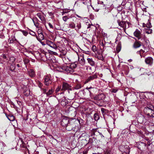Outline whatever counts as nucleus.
<instances>
[{
	"instance_id": "obj_38",
	"label": "nucleus",
	"mask_w": 154,
	"mask_h": 154,
	"mask_svg": "<svg viewBox=\"0 0 154 154\" xmlns=\"http://www.w3.org/2000/svg\"><path fill=\"white\" fill-rule=\"evenodd\" d=\"M1 56L2 57V58L4 59H5L6 58V55L4 54H2L1 55Z\"/></svg>"
},
{
	"instance_id": "obj_5",
	"label": "nucleus",
	"mask_w": 154,
	"mask_h": 154,
	"mask_svg": "<svg viewBox=\"0 0 154 154\" xmlns=\"http://www.w3.org/2000/svg\"><path fill=\"white\" fill-rule=\"evenodd\" d=\"M105 97V96L104 94H101L96 95L94 97V99L95 100H103Z\"/></svg>"
},
{
	"instance_id": "obj_32",
	"label": "nucleus",
	"mask_w": 154,
	"mask_h": 154,
	"mask_svg": "<svg viewBox=\"0 0 154 154\" xmlns=\"http://www.w3.org/2000/svg\"><path fill=\"white\" fill-rule=\"evenodd\" d=\"M36 18H33L32 20V21L34 24V25H35V26L36 27H37L38 26V23H35V20H36Z\"/></svg>"
},
{
	"instance_id": "obj_12",
	"label": "nucleus",
	"mask_w": 154,
	"mask_h": 154,
	"mask_svg": "<svg viewBox=\"0 0 154 154\" xmlns=\"http://www.w3.org/2000/svg\"><path fill=\"white\" fill-rule=\"evenodd\" d=\"M97 76L96 75H93L90 76L86 81L85 82L88 83V82L94 80V79L97 78Z\"/></svg>"
},
{
	"instance_id": "obj_17",
	"label": "nucleus",
	"mask_w": 154,
	"mask_h": 154,
	"mask_svg": "<svg viewBox=\"0 0 154 154\" xmlns=\"http://www.w3.org/2000/svg\"><path fill=\"white\" fill-rule=\"evenodd\" d=\"M143 27H146L147 28H150L152 26L151 23L149 20H148V22L146 24L143 23Z\"/></svg>"
},
{
	"instance_id": "obj_23",
	"label": "nucleus",
	"mask_w": 154,
	"mask_h": 154,
	"mask_svg": "<svg viewBox=\"0 0 154 154\" xmlns=\"http://www.w3.org/2000/svg\"><path fill=\"white\" fill-rule=\"evenodd\" d=\"M69 27L72 29H75V25L73 22H71L69 24Z\"/></svg>"
},
{
	"instance_id": "obj_44",
	"label": "nucleus",
	"mask_w": 154,
	"mask_h": 154,
	"mask_svg": "<svg viewBox=\"0 0 154 154\" xmlns=\"http://www.w3.org/2000/svg\"><path fill=\"white\" fill-rule=\"evenodd\" d=\"M137 54H140V56L141 57H142V55H141V54H140V51H137Z\"/></svg>"
},
{
	"instance_id": "obj_20",
	"label": "nucleus",
	"mask_w": 154,
	"mask_h": 154,
	"mask_svg": "<svg viewBox=\"0 0 154 154\" xmlns=\"http://www.w3.org/2000/svg\"><path fill=\"white\" fill-rule=\"evenodd\" d=\"M87 60L88 63L92 66L94 65V62L92 58H88Z\"/></svg>"
},
{
	"instance_id": "obj_22",
	"label": "nucleus",
	"mask_w": 154,
	"mask_h": 154,
	"mask_svg": "<svg viewBox=\"0 0 154 154\" xmlns=\"http://www.w3.org/2000/svg\"><path fill=\"white\" fill-rule=\"evenodd\" d=\"M66 127V129L68 131H70L72 130H74V128L72 127L71 125L69 124L67 125Z\"/></svg>"
},
{
	"instance_id": "obj_25",
	"label": "nucleus",
	"mask_w": 154,
	"mask_h": 154,
	"mask_svg": "<svg viewBox=\"0 0 154 154\" xmlns=\"http://www.w3.org/2000/svg\"><path fill=\"white\" fill-rule=\"evenodd\" d=\"M99 116L97 113L94 114V119L95 121L98 120L99 119Z\"/></svg>"
},
{
	"instance_id": "obj_28",
	"label": "nucleus",
	"mask_w": 154,
	"mask_h": 154,
	"mask_svg": "<svg viewBox=\"0 0 154 154\" xmlns=\"http://www.w3.org/2000/svg\"><path fill=\"white\" fill-rule=\"evenodd\" d=\"M124 25L123 28L124 29H126L128 28L129 27V22H126Z\"/></svg>"
},
{
	"instance_id": "obj_26",
	"label": "nucleus",
	"mask_w": 154,
	"mask_h": 154,
	"mask_svg": "<svg viewBox=\"0 0 154 154\" xmlns=\"http://www.w3.org/2000/svg\"><path fill=\"white\" fill-rule=\"evenodd\" d=\"M53 92V91L52 89L49 90L48 92H47L46 94L47 96H49L51 95Z\"/></svg>"
},
{
	"instance_id": "obj_21",
	"label": "nucleus",
	"mask_w": 154,
	"mask_h": 154,
	"mask_svg": "<svg viewBox=\"0 0 154 154\" xmlns=\"http://www.w3.org/2000/svg\"><path fill=\"white\" fill-rule=\"evenodd\" d=\"M66 99L64 97L61 101L60 103L62 105L65 106L67 104V103L66 101Z\"/></svg>"
},
{
	"instance_id": "obj_37",
	"label": "nucleus",
	"mask_w": 154,
	"mask_h": 154,
	"mask_svg": "<svg viewBox=\"0 0 154 154\" xmlns=\"http://www.w3.org/2000/svg\"><path fill=\"white\" fill-rule=\"evenodd\" d=\"M10 118H11L12 119H10L9 117H8V119L10 121H13L14 120V117H13V116H10Z\"/></svg>"
},
{
	"instance_id": "obj_34",
	"label": "nucleus",
	"mask_w": 154,
	"mask_h": 154,
	"mask_svg": "<svg viewBox=\"0 0 154 154\" xmlns=\"http://www.w3.org/2000/svg\"><path fill=\"white\" fill-rule=\"evenodd\" d=\"M68 19V18L66 16H64L63 17V19L64 21H66Z\"/></svg>"
},
{
	"instance_id": "obj_36",
	"label": "nucleus",
	"mask_w": 154,
	"mask_h": 154,
	"mask_svg": "<svg viewBox=\"0 0 154 154\" xmlns=\"http://www.w3.org/2000/svg\"><path fill=\"white\" fill-rule=\"evenodd\" d=\"M41 89H42L43 91V93L44 94H46L47 93H46V91H47V89H43V88H42Z\"/></svg>"
},
{
	"instance_id": "obj_57",
	"label": "nucleus",
	"mask_w": 154,
	"mask_h": 154,
	"mask_svg": "<svg viewBox=\"0 0 154 154\" xmlns=\"http://www.w3.org/2000/svg\"><path fill=\"white\" fill-rule=\"evenodd\" d=\"M89 92H90V91H89Z\"/></svg>"
},
{
	"instance_id": "obj_35",
	"label": "nucleus",
	"mask_w": 154,
	"mask_h": 154,
	"mask_svg": "<svg viewBox=\"0 0 154 154\" xmlns=\"http://www.w3.org/2000/svg\"><path fill=\"white\" fill-rule=\"evenodd\" d=\"M22 32H23V34L25 36H26L28 34L27 32L26 31L23 30L22 31Z\"/></svg>"
},
{
	"instance_id": "obj_3",
	"label": "nucleus",
	"mask_w": 154,
	"mask_h": 154,
	"mask_svg": "<svg viewBox=\"0 0 154 154\" xmlns=\"http://www.w3.org/2000/svg\"><path fill=\"white\" fill-rule=\"evenodd\" d=\"M71 86L68 83L63 82L62 84V88L61 89L62 91H65L66 90H68L69 93V91H72L70 89Z\"/></svg>"
},
{
	"instance_id": "obj_43",
	"label": "nucleus",
	"mask_w": 154,
	"mask_h": 154,
	"mask_svg": "<svg viewBox=\"0 0 154 154\" xmlns=\"http://www.w3.org/2000/svg\"><path fill=\"white\" fill-rule=\"evenodd\" d=\"M12 40H13L14 39V41H16V39L15 36H13L11 37V38Z\"/></svg>"
},
{
	"instance_id": "obj_19",
	"label": "nucleus",
	"mask_w": 154,
	"mask_h": 154,
	"mask_svg": "<svg viewBox=\"0 0 154 154\" xmlns=\"http://www.w3.org/2000/svg\"><path fill=\"white\" fill-rule=\"evenodd\" d=\"M144 30L145 32L147 34H150L152 32V29L150 28H145Z\"/></svg>"
},
{
	"instance_id": "obj_8",
	"label": "nucleus",
	"mask_w": 154,
	"mask_h": 154,
	"mask_svg": "<svg viewBox=\"0 0 154 154\" xmlns=\"http://www.w3.org/2000/svg\"><path fill=\"white\" fill-rule=\"evenodd\" d=\"M138 148L141 150H144L146 148V144L143 142H140L138 146Z\"/></svg>"
},
{
	"instance_id": "obj_48",
	"label": "nucleus",
	"mask_w": 154,
	"mask_h": 154,
	"mask_svg": "<svg viewBox=\"0 0 154 154\" xmlns=\"http://www.w3.org/2000/svg\"><path fill=\"white\" fill-rule=\"evenodd\" d=\"M103 36L104 37H107V35L106 33H104L103 35Z\"/></svg>"
},
{
	"instance_id": "obj_41",
	"label": "nucleus",
	"mask_w": 154,
	"mask_h": 154,
	"mask_svg": "<svg viewBox=\"0 0 154 154\" xmlns=\"http://www.w3.org/2000/svg\"><path fill=\"white\" fill-rule=\"evenodd\" d=\"M48 25L51 28L53 29V25L51 24L50 23H48Z\"/></svg>"
},
{
	"instance_id": "obj_24",
	"label": "nucleus",
	"mask_w": 154,
	"mask_h": 154,
	"mask_svg": "<svg viewBox=\"0 0 154 154\" xmlns=\"http://www.w3.org/2000/svg\"><path fill=\"white\" fill-rule=\"evenodd\" d=\"M125 21H121L119 22V20L118 21V22L119 25L121 27L123 28L124 25H125Z\"/></svg>"
},
{
	"instance_id": "obj_30",
	"label": "nucleus",
	"mask_w": 154,
	"mask_h": 154,
	"mask_svg": "<svg viewBox=\"0 0 154 154\" xmlns=\"http://www.w3.org/2000/svg\"><path fill=\"white\" fill-rule=\"evenodd\" d=\"M37 32L38 34L42 33V30L41 28H38L37 30Z\"/></svg>"
},
{
	"instance_id": "obj_46",
	"label": "nucleus",
	"mask_w": 154,
	"mask_h": 154,
	"mask_svg": "<svg viewBox=\"0 0 154 154\" xmlns=\"http://www.w3.org/2000/svg\"><path fill=\"white\" fill-rule=\"evenodd\" d=\"M91 26H93V25L92 24H89L87 27V28L88 29L89 28H90L91 27Z\"/></svg>"
},
{
	"instance_id": "obj_16",
	"label": "nucleus",
	"mask_w": 154,
	"mask_h": 154,
	"mask_svg": "<svg viewBox=\"0 0 154 154\" xmlns=\"http://www.w3.org/2000/svg\"><path fill=\"white\" fill-rule=\"evenodd\" d=\"M28 73L29 75L31 77H33L35 76V73L33 69H29L28 72Z\"/></svg>"
},
{
	"instance_id": "obj_18",
	"label": "nucleus",
	"mask_w": 154,
	"mask_h": 154,
	"mask_svg": "<svg viewBox=\"0 0 154 154\" xmlns=\"http://www.w3.org/2000/svg\"><path fill=\"white\" fill-rule=\"evenodd\" d=\"M81 24L80 22H78L76 25V26H75V30L76 31L79 30L80 29H81Z\"/></svg>"
},
{
	"instance_id": "obj_9",
	"label": "nucleus",
	"mask_w": 154,
	"mask_h": 154,
	"mask_svg": "<svg viewBox=\"0 0 154 154\" xmlns=\"http://www.w3.org/2000/svg\"><path fill=\"white\" fill-rule=\"evenodd\" d=\"M134 35L138 39H141V32L139 30L137 29L134 32Z\"/></svg>"
},
{
	"instance_id": "obj_54",
	"label": "nucleus",
	"mask_w": 154,
	"mask_h": 154,
	"mask_svg": "<svg viewBox=\"0 0 154 154\" xmlns=\"http://www.w3.org/2000/svg\"><path fill=\"white\" fill-rule=\"evenodd\" d=\"M77 17H78L79 18H80L81 17L80 16H78V15H77Z\"/></svg>"
},
{
	"instance_id": "obj_31",
	"label": "nucleus",
	"mask_w": 154,
	"mask_h": 154,
	"mask_svg": "<svg viewBox=\"0 0 154 154\" xmlns=\"http://www.w3.org/2000/svg\"><path fill=\"white\" fill-rule=\"evenodd\" d=\"M61 86H58L57 87L55 90V92L56 93L58 92V91H60V90H61L62 89L61 88Z\"/></svg>"
},
{
	"instance_id": "obj_47",
	"label": "nucleus",
	"mask_w": 154,
	"mask_h": 154,
	"mask_svg": "<svg viewBox=\"0 0 154 154\" xmlns=\"http://www.w3.org/2000/svg\"><path fill=\"white\" fill-rule=\"evenodd\" d=\"M14 41L13 40H12L11 39L10 40V43H13Z\"/></svg>"
},
{
	"instance_id": "obj_52",
	"label": "nucleus",
	"mask_w": 154,
	"mask_h": 154,
	"mask_svg": "<svg viewBox=\"0 0 154 154\" xmlns=\"http://www.w3.org/2000/svg\"><path fill=\"white\" fill-rule=\"evenodd\" d=\"M33 34H32V35L34 36H36V35L35 34V33H34V32H33Z\"/></svg>"
},
{
	"instance_id": "obj_4",
	"label": "nucleus",
	"mask_w": 154,
	"mask_h": 154,
	"mask_svg": "<svg viewBox=\"0 0 154 154\" xmlns=\"http://www.w3.org/2000/svg\"><path fill=\"white\" fill-rule=\"evenodd\" d=\"M46 43L47 45L54 49L56 50L57 48L56 45L53 42L49 40H46Z\"/></svg>"
},
{
	"instance_id": "obj_56",
	"label": "nucleus",
	"mask_w": 154,
	"mask_h": 154,
	"mask_svg": "<svg viewBox=\"0 0 154 154\" xmlns=\"http://www.w3.org/2000/svg\"><path fill=\"white\" fill-rule=\"evenodd\" d=\"M101 109V110L102 111V109Z\"/></svg>"
},
{
	"instance_id": "obj_55",
	"label": "nucleus",
	"mask_w": 154,
	"mask_h": 154,
	"mask_svg": "<svg viewBox=\"0 0 154 154\" xmlns=\"http://www.w3.org/2000/svg\"><path fill=\"white\" fill-rule=\"evenodd\" d=\"M148 144L149 145V146L150 145V143H148Z\"/></svg>"
},
{
	"instance_id": "obj_45",
	"label": "nucleus",
	"mask_w": 154,
	"mask_h": 154,
	"mask_svg": "<svg viewBox=\"0 0 154 154\" xmlns=\"http://www.w3.org/2000/svg\"><path fill=\"white\" fill-rule=\"evenodd\" d=\"M39 42H40V43L42 45H45V44L44 43V42L41 41Z\"/></svg>"
},
{
	"instance_id": "obj_2",
	"label": "nucleus",
	"mask_w": 154,
	"mask_h": 154,
	"mask_svg": "<svg viewBox=\"0 0 154 154\" xmlns=\"http://www.w3.org/2000/svg\"><path fill=\"white\" fill-rule=\"evenodd\" d=\"M44 83L46 86H49L52 83V78L50 75H48L44 76Z\"/></svg>"
},
{
	"instance_id": "obj_42",
	"label": "nucleus",
	"mask_w": 154,
	"mask_h": 154,
	"mask_svg": "<svg viewBox=\"0 0 154 154\" xmlns=\"http://www.w3.org/2000/svg\"><path fill=\"white\" fill-rule=\"evenodd\" d=\"M140 51V54H141V55H142V54H143L145 52V51L142 49H141Z\"/></svg>"
},
{
	"instance_id": "obj_53",
	"label": "nucleus",
	"mask_w": 154,
	"mask_h": 154,
	"mask_svg": "<svg viewBox=\"0 0 154 154\" xmlns=\"http://www.w3.org/2000/svg\"><path fill=\"white\" fill-rule=\"evenodd\" d=\"M17 67H19L20 66V65L19 64H17Z\"/></svg>"
},
{
	"instance_id": "obj_13",
	"label": "nucleus",
	"mask_w": 154,
	"mask_h": 154,
	"mask_svg": "<svg viewBox=\"0 0 154 154\" xmlns=\"http://www.w3.org/2000/svg\"><path fill=\"white\" fill-rule=\"evenodd\" d=\"M141 45V43L139 42L135 41L134 43L133 46L134 48H137L140 47Z\"/></svg>"
},
{
	"instance_id": "obj_14",
	"label": "nucleus",
	"mask_w": 154,
	"mask_h": 154,
	"mask_svg": "<svg viewBox=\"0 0 154 154\" xmlns=\"http://www.w3.org/2000/svg\"><path fill=\"white\" fill-rule=\"evenodd\" d=\"M154 109V107L152 105H151L150 106H148L146 108H145L144 109V111L147 110L149 111H153Z\"/></svg>"
},
{
	"instance_id": "obj_10",
	"label": "nucleus",
	"mask_w": 154,
	"mask_h": 154,
	"mask_svg": "<svg viewBox=\"0 0 154 154\" xmlns=\"http://www.w3.org/2000/svg\"><path fill=\"white\" fill-rule=\"evenodd\" d=\"M145 62L146 64L151 65L152 63L153 59L151 57H147L145 59Z\"/></svg>"
},
{
	"instance_id": "obj_27",
	"label": "nucleus",
	"mask_w": 154,
	"mask_h": 154,
	"mask_svg": "<svg viewBox=\"0 0 154 154\" xmlns=\"http://www.w3.org/2000/svg\"><path fill=\"white\" fill-rule=\"evenodd\" d=\"M82 87L81 85L79 84H77L74 87V89L76 90H78L81 88Z\"/></svg>"
},
{
	"instance_id": "obj_1",
	"label": "nucleus",
	"mask_w": 154,
	"mask_h": 154,
	"mask_svg": "<svg viewBox=\"0 0 154 154\" xmlns=\"http://www.w3.org/2000/svg\"><path fill=\"white\" fill-rule=\"evenodd\" d=\"M77 63L76 62H75L71 63L69 66H63L60 68V71L66 74H72L74 72V69L77 66Z\"/></svg>"
},
{
	"instance_id": "obj_40",
	"label": "nucleus",
	"mask_w": 154,
	"mask_h": 154,
	"mask_svg": "<svg viewBox=\"0 0 154 154\" xmlns=\"http://www.w3.org/2000/svg\"><path fill=\"white\" fill-rule=\"evenodd\" d=\"M120 50V49L119 46H117L116 47V51L118 52H119Z\"/></svg>"
},
{
	"instance_id": "obj_11",
	"label": "nucleus",
	"mask_w": 154,
	"mask_h": 154,
	"mask_svg": "<svg viewBox=\"0 0 154 154\" xmlns=\"http://www.w3.org/2000/svg\"><path fill=\"white\" fill-rule=\"evenodd\" d=\"M36 37L37 40L39 41H40L44 39V36L43 33L38 34V36L36 35Z\"/></svg>"
},
{
	"instance_id": "obj_7",
	"label": "nucleus",
	"mask_w": 154,
	"mask_h": 154,
	"mask_svg": "<svg viewBox=\"0 0 154 154\" xmlns=\"http://www.w3.org/2000/svg\"><path fill=\"white\" fill-rule=\"evenodd\" d=\"M76 54V56L78 58V60L80 63L82 65H84L85 64V60L83 56H79L77 52Z\"/></svg>"
},
{
	"instance_id": "obj_33",
	"label": "nucleus",
	"mask_w": 154,
	"mask_h": 154,
	"mask_svg": "<svg viewBox=\"0 0 154 154\" xmlns=\"http://www.w3.org/2000/svg\"><path fill=\"white\" fill-rule=\"evenodd\" d=\"M37 84L39 87H40L41 88V89H42V83L41 82L38 81L37 82Z\"/></svg>"
},
{
	"instance_id": "obj_39",
	"label": "nucleus",
	"mask_w": 154,
	"mask_h": 154,
	"mask_svg": "<svg viewBox=\"0 0 154 154\" xmlns=\"http://www.w3.org/2000/svg\"><path fill=\"white\" fill-rule=\"evenodd\" d=\"M117 89H112V93H116L117 92Z\"/></svg>"
},
{
	"instance_id": "obj_51",
	"label": "nucleus",
	"mask_w": 154,
	"mask_h": 154,
	"mask_svg": "<svg viewBox=\"0 0 154 154\" xmlns=\"http://www.w3.org/2000/svg\"><path fill=\"white\" fill-rule=\"evenodd\" d=\"M101 45H102L103 46V47H104V44L103 43V42H102L101 44Z\"/></svg>"
},
{
	"instance_id": "obj_50",
	"label": "nucleus",
	"mask_w": 154,
	"mask_h": 154,
	"mask_svg": "<svg viewBox=\"0 0 154 154\" xmlns=\"http://www.w3.org/2000/svg\"><path fill=\"white\" fill-rule=\"evenodd\" d=\"M0 37L3 38H4L5 36L4 35H0Z\"/></svg>"
},
{
	"instance_id": "obj_6",
	"label": "nucleus",
	"mask_w": 154,
	"mask_h": 154,
	"mask_svg": "<svg viewBox=\"0 0 154 154\" xmlns=\"http://www.w3.org/2000/svg\"><path fill=\"white\" fill-rule=\"evenodd\" d=\"M69 119L67 118H64L63 119L61 122V125L64 127H66L67 125L69 124Z\"/></svg>"
},
{
	"instance_id": "obj_15",
	"label": "nucleus",
	"mask_w": 154,
	"mask_h": 154,
	"mask_svg": "<svg viewBox=\"0 0 154 154\" xmlns=\"http://www.w3.org/2000/svg\"><path fill=\"white\" fill-rule=\"evenodd\" d=\"M37 16L41 20L42 22H44L45 21V18L43 15L41 13H38L37 14Z\"/></svg>"
},
{
	"instance_id": "obj_49",
	"label": "nucleus",
	"mask_w": 154,
	"mask_h": 154,
	"mask_svg": "<svg viewBox=\"0 0 154 154\" xmlns=\"http://www.w3.org/2000/svg\"><path fill=\"white\" fill-rule=\"evenodd\" d=\"M92 88V87H87L86 88V89L88 90H89L90 89H91Z\"/></svg>"
},
{
	"instance_id": "obj_29",
	"label": "nucleus",
	"mask_w": 154,
	"mask_h": 154,
	"mask_svg": "<svg viewBox=\"0 0 154 154\" xmlns=\"http://www.w3.org/2000/svg\"><path fill=\"white\" fill-rule=\"evenodd\" d=\"M92 51L94 52L97 51V47L94 45L92 46Z\"/></svg>"
}]
</instances>
